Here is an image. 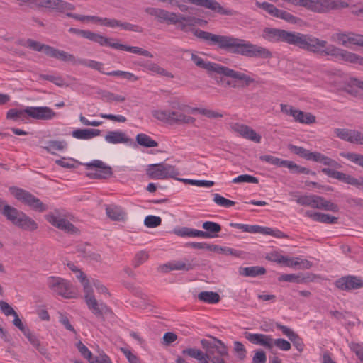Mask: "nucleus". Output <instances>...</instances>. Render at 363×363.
<instances>
[{
    "label": "nucleus",
    "mask_w": 363,
    "mask_h": 363,
    "mask_svg": "<svg viewBox=\"0 0 363 363\" xmlns=\"http://www.w3.org/2000/svg\"><path fill=\"white\" fill-rule=\"evenodd\" d=\"M106 213L110 219L115 221L124 220L126 216L123 208L116 205L106 206Z\"/></svg>",
    "instance_id": "obj_33"
},
{
    "label": "nucleus",
    "mask_w": 363,
    "mask_h": 363,
    "mask_svg": "<svg viewBox=\"0 0 363 363\" xmlns=\"http://www.w3.org/2000/svg\"><path fill=\"white\" fill-rule=\"evenodd\" d=\"M114 39L113 38H108V42L106 45L111 47L114 49L120 50H125L128 51L132 53L143 55L147 57H153V55L145 50H143L141 48L139 47H135V46H129L123 44H121L116 42H114Z\"/></svg>",
    "instance_id": "obj_18"
},
{
    "label": "nucleus",
    "mask_w": 363,
    "mask_h": 363,
    "mask_svg": "<svg viewBox=\"0 0 363 363\" xmlns=\"http://www.w3.org/2000/svg\"><path fill=\"white\" fill-rule=\"evenodd\" d=\"M28 340L30 343L43 355L45 356L48 354L45 347L41 345L40 341L36 335L33 334L30 330L23 334Z\"/></svg>",
    "instance_id": "obj_39"
},
{
    "label": "nucleus",
    "mask_w": 363,
    "mask_h": 363,
    "mask_svg": "<svg viewBox=\"0 0 363 363\" xmlns=\"http://www.w3.org/2000/svg\"><path fill=\"white\" fill-rule=\"evenodd\" d=\"M144 67L154 72V73H157L160 75H162V76H167V77H173V75L168 72L167 71H166L164 69H163L162 67H160L158 65L155 64V63H150V64H147V65H144Z\"/></svg>",
    "instance_id": "obj_52"
},
{
    "label": "nucleus",
    "mask_w": 363,
    "mask_h": 363,
    "mask_svg": "<svg viewBox=\"0 0 363 363\" xmlns=\"http://www.w3.org/2000/svg\"><path fill=\"white\" fill-rule=\"evenodd\" d=\"M14 225L28 231H33L38 228L36 222L24 213H22Z\"/></svg>",
    "instance_id": "obj_34"
},
{
    "label": "nucleus",
    "mask_w": 363,
    "mask_h": 363,
    "mask_svg": "<svg viewBox=\"0 0 363 363\" xmlns=\"http://www.w3.org/2000/svg\"><path fill=\"white\" fill-rule=\"evenodd\" d=\"M259 160L263 162H266L269 164L277 166V167H284L285 164L284 160H281L280 158L276 157L274 156L270 155H264L259 157Z\"/></svg>",
    "instance_id": "obj_49"
},
{
    "label": "nucleus",
    "mask_w": 363,
    "mask_h": 363,
    "mask_svg": "<svg viewBox=\"0 0 363 363\" xmlns=\"http://www.w3.org/2000/svg\"><path fill=\"white\" fill-rule=\"evenodd\" d=\"M322 172L326 174L327 176L340 180L342 182L352 185V184H354V177L346 174L343 172H338L330 168H323L322 169Z\"/></svg>",
    "instance_id": "obj_32"
},
{
    "label": "nucleus",
    "mask_w": 363,
    "mask_h": 363,
    "mask_svg": "<svg viewBox=\"0 0 363 363\" xmlns=\"http://www.w3.org/2000/svg\"><path fill=\"white\" fill-rule=\"evenodd\" d=\"M288 149L294 154L308 160L311 152L308 151V150L302 147H298L292 144H289L288 145Z\"/></svg>",
    "instance_id": "obj_51"
},
{
    "label": "nucleus",
    "mask_w": 363,
    "mask_h": 363,
    "mask_svg": "<svg viewBox=\"0 0 363 363\" xmlns=\"http://www.w3.org/2000/svg\"><path fill=\"white\" fill-rule=\"evenodd\" d=\"M69 32L76 35H79L91 41L99 43L100 45H105L107 44L108 38H106L100 34L91 32L90 30H81L74 28H70Z\"/></svg>",
    "instance_id": "obj_20"
},
{
    "label": "nucleus",
    "mask_w": 363,
    "mask_h": 363,
    "mask_svg": "<svg viewBox=\"0 0 363 363\" xmlns=\"http://www.w3.org/2000/svg\"><path fill=\"white\" fill-rule=\"evenodd\" d=\"M100 134L99 129H77L72 132V137L79 140H89Z\"/></svg>",
    "instance_id": "obj_35"
},
{
    "label": "nucleus",
    "mask_w": 363,
    "mask_h": 363,
    "mask_svg": "<svg viewBox=\"0 0 363 363\" xmlns=\"http://www.w3.org/2000/svg\"><path fill=\"white\" fill-rule=\"evenodd\" d=\"M186 106H179V111H184ZM196 119L190 116H187L182 111H170L169 123L171 124H192Z\"/></svg>",
    "instance_id": "obj_23"
},
{
    "label": "nucleus",
    "mask_w": 363,
    "mask_h": 363,
    "mask_svg": "<svg viewBox=\"0 0 363 363\" xmlns=\"http://www.w3.org/2000/svg\"><path fill=\"white\" fill-rule=\"evenodd\" d=\"M6 118L15 121H23L28 119V116L27 113L25 112V109L18 110L16 108H11L8 111Z\"/></svg>",
    "instance_id": "obj_44"
},
{
    "label": "nucleus",
    "mask_w": 363,
    "mask_h": 363,
    "mask_svg": "<svg viewBox=\"0 0 363 363\" xmlns=\"http://www.w3.org/2000/svg\"><path fill=\"white\" fill-rule=\"evenodd\" d=\"M84 165L86 169L91 171L87 173V177L91 179H106L113 174L111 167L101 160H95Z\"/></svg>",
    "instance_id": "obj_8"
},
{
    "label": "nucleus",
    "mask_w": 363,
    "mask_h": 363,
    "mask_svg": "<svg viewBox=\"0 0 363 363\" xmlns=\"http://www.w3.org/2000/svg\"><path fill=\"white\" fill-rule=\"evenodd\" d=\"M232 79H235V80L234 81L233 80H229V79L225 80V79H223V78H221L220 81L223 82V83L225 84V87H230V88H234V89H236V88H243V87L247 86L251 83L255 82V79L253 78H252V77H250V79L252 81L249 82L247 84L243 80H239L238 79H233V78H232Z\"/></svg>",
    "instance_id": "obj_47"
},
{
    "label": "nucleus",
    "mask_w": 363,
    "mask_h": 363,
    "mask_svg": "<svg viewBox=\"0 0 363 363\" xmlns=\"http://www.w3.org/2000/svg\"><path fill=\"white\" fill-rule=\"evenodd\" d=\"M48 145L44 147L48 152L53 154V150H62L66 148L67 144L65 140H50L48 142Z\"/></svg>",
    "instance_id": "obj_46"
},
{
    "label": "nucleus",
    "mask_w": 363,
    "mask_h": 363,
    "mask_svg": "<svg viewBox=\"0 0 363 363\" xmlns=\"http://www.w3.org/2000/svg\"><path fill=\"white\" fill-rule=\"evenodd\" d=\"M308 160L320 162L323 164L324 165L332 167L334 168H340L341 167L340 164L335 160L318 152H311Z\"/></svg>",
    "instance_id": "obj_28"
},
{
    "label": "nucleus",
    "mask_w": 363,
    "mask_h": 363,
    "mask_svg": "<svg viewBox=\"0 0 363 363\" xmlns=\"http://www.w3.org/2000/svg\"><path fill=\"white\" fill-rule=\"evenodd\" d=\"M175 233L179 236L190 238H202V235H203L202 230L189 228L187 227H183L175 230Z\"/></svg>",
    "instance_id": "obj_42"
},
{
    "label": "nucleus",
    "mask_w": 363,
    "mask_h": 363,
    "mask_svg": "<svg viewBox=\"0 0 363 363\" xmlns=\"http://www.w3.org/2000/svg\"><path fill=\"white\" fill-rule=\"evenodd\" d=\"M77 278L82 283L84 288V294L93 290L89 279H87L86 274L82 271L79 270L77 272Z\"/></svg>",
    "instance_id": "obj_61"
},
{
    "label": "nucleus",
    "mask_w": 363,
    "mask_h": 363,
    "mask_svg": "<svg viewBox=\"0 0 363 363\" xmlns=\"http://www.w3.org/2000/svg\"><path fill=\"white\" fill-rule=\"evenodd\" d=\"M213 201L218 206L230 208L235 206V203L233 201L229 200L228 199L224 198L218 194H215L213 195Z\"/></svg>",
    "instance_id": "obj_57"
},
{
    "label": "nucleus",
    "mask_w": 363,
    "mask_h": 363,
    "mask_svg": "<svg viewBox=\"0 0 363 363\" xmlns=\"http://www.w3.org/2000/svg\"><path fill=\"white\" fill-rule=\"evenodd\" d=\"M209 337L213 339V342L205 339L201 340V345L206 350L205 354H209V359L214 354L213 350H215L219 356L228 357V350L224 342L215 337L211 335Z\"/></svg>",
    "instance_id": "obj_12"
},
{
    "label": "nucleus",
    "mask_w": 363,
    "mask_h": 363,
    "mask_svg": "<svg viewBox=\"0 0 363 363\" xmlns=\"http://www.w3.org/2000/svg\"><path fill=\"white\" fill-rule=\"evenodd\" d=\"M284 167H287L291 171V172L294 174H309L311 173L315 174L314 172H311V170L308 168L299 166L293 161L286 160Z\"/></svg>",
    "instance_id": "obj_43"
},
{
    "label": "nucleus",
    "mask_w": 363,
    "mask_h": 363,
    "mask_svg": "<svg viewBox=\"0 0 363 363\" xmlns=\"http://www.w3.org/2000/svg\"><path fill=\"white\" fill-rule=\"evenodd\" d=\"M230 225L250 233H259L261 232L260 225H250L242 223H230Z\"/></svg>",
    "instance_id": "obj_48"
},
{
    "label": "nucleus",
    "mask_w": 363,
    "mask_h": 363,
    "mask_svg": "<svg viewBox=\"0 0 363 363\" xmlns=\"http://www.w3.org/2000/svg\"><path fill=\"white\" fill-rule=\"evenodd\" d=\"M265 273V268L259 266L240 267L239 269V274L244 277H255Z\"/></svg>",
    "instance_id": "obj_36"
},
{
    "label": "nucleus",
    "mask_w": 363,
    "mask_h": 363,
    "mask_svg": "<svg viewBox=\"0 0 363 363\" xmlns=\"http://www.w3.org/2000/svg\"><path fill=\"white\" fill-rule=\"evenodd\" d=\"M39 77L41 79L51 82L58 86H62L65 84L64 79L60 76L41 74L39 75Z\"/></svg>",
    "instance_id": "obj_63"
},
{
    "label": "nucleus",
    "mask_w": 363,
    "mask_h": 363,
    "mask_svg": "<svg viewBox=\"0 0 363 363\" xmlns=\"http://www.w3.org/2000/svg\"><path fill=\"white\" fill-rule=\"evenodd\" d=\"M244 335L251 343L262 345L268 350H272V338L271 336L260 333H250L248 332H245Z\"/></svg>",
    "instance_id": "obj_21"
},
{
    "label": "nucleus",
    "mask_w": 363,
    "mask_h": 363,
    "mask_svg": "<svg viewBox=\"0 0 363 363\" xmlns=\"http://www.w3.org/2000/svg\"><path fill=\"white\" fill-rule=\"evenodd\" d=\"M183 354H186L191 358L199 361H203L204 359H209V354H205L201 350L196 348H187L182 351Z\"/></svg>",
    "instance_id": "obj_45"
},
{
    "label": "nucleus",
    "mask_w": 363,
    "mask_h": 363,
    "mask_svg": "<svg viewBox=\"0 0 363 363\" xmlns=\"http://www.w3.org/2000/svg\"><path fill=\"white\" fill-rule=\"evenodd\" d=\"M191 60L198 67L204 69L208 72L223 74L225 77L243 80L247 84L252 81L249 75L243 72L235 71L218 63L205 61L201 57L196 54L191 53Z\"/></svg>",
    "instance_id": "obj_3"
},
{
    "label": "nucleus",
    "mask_w": 363,
    "mask_h": 363,
    "mask_svg": "<svg viewBox=\"0 0 363 363\" xmlns=\"http://www.w3.org/2000/svg\"><path fill=\"white\" fill-rule=\"evenodd\" d=\"M179 181H182L185 184L196 186H203V187H211L214 185V182L213 181H207V180H194L189 179H177Z\"/></svg>",
    "instance_id": "obj_50"
},
{
    "label": "nucleus",
    "mask_w": 363,
    "mask_h": 363,
    "mask_svg": "<svg viewBox=\"0 0 363 363\" xmlns=\"http://www.w3.org/2000/svg\"><path fill=\"white\" fill-rule=\"evenodd\" d=\"M28 117L36 120H50L56 113L48 106H28L25 108Z\"/></svg>",
    "instance_id": "obj_13"
},
{
    "label": "nucleus",
    "mask_w": 363,
    "mask_h": 363,
    "mask_svg": "<svg viewBox=\"0 0 363 363\" xmlns=\"http://www.w3.org/2000/svg\"><path fill=\"white\" fill-rule=\"evenodd\" d=\"M22 211H20L16 208L9 205L5 206L3 211H1V214L4 216L7 220H10L13 224L16 223V221L22 215Z\"/></svg>",
    "instance_id": "obj_38"
},
{
    "label": "nucleus",
    "mask_w": 363,
    "mask_h": 363,
    "mask_svg": "<svg viewBox=\"0 0 363 363\" xmlns=\"http://www.w3.org/2000/svg\"><path fill=\"white\" fill-rule=\"evenodd\" d=\"M340 155L345 158L348 159L351 162L358 164L359 166L363 167V155L360 154L353 153V152H342Z\"/></svg>",
    "instance_id": "obj_56"
},
{
    "label": "nucleus",
    "mask_w": 363,
    "mask_h": 363,
    "mask_svg": "<svg viewBox=\"0 0 363 363\" xmlns=\"http://www.w3.org/2000/svg\"><path fill=\"white\" fill-rule=\"evenodd\" d=\"M199 264L196 263L195 259H192L191 262L187 259L179 260L173 262H170L168 264L164 265L163 267L169 268L170 270H184L189 271L194 269Z\"/></svg>",
    "instance_id": "obj_25"
},
{
    "label": "nucleus",
    "mask_w": 363,
    "mask_h": 363,
    "mask_svg": "<svg viewBox=\"0 0 363 363\" xmlns=\"http://www.w3.org/2000/svg\"><path fill=\"white\" fill-rule=\"evenodd\" d=\"M146 174L152 179H177L178 169L172 165L164 163L152 164L147 166Z\"/></svg>",
    "instance_id": "obj_5"
},
{
    "label": "nucleus",
    "mask_w": 363,
    "mask_h": 363,
    "mask_svg": "<svg viewBox=\"0 0 363 363\" xmlns=\"http://www.w3.org/2000/svg\"><path fill=\"white\" fill-rule=\"evenodd\" d=\"M277 328L279 329L284 335L288 337V338L290 340V341H291L297 350L299 352H302L303 350L304 344L303 340L298 336V334L294 333L287 326L282 325L281 324H277Z\"/></svg>",
    "instance_id": "obj_24"
},
{
    "label": "nucleus",
    "mask_w": 363,
    "mask_h": 363,
    "mask_svg": "<svg viewBox=\"0 0 363 363\" xmlns=\"http://www.w3.org/2000/svg\"><path fill=\"white\" fill-rule=\"evenodd\" d=\"M149 255L145 251H140L137 252L135 255V257L133 260V265L135 268H137L140 264L144 263L147 260Z\"/></svg>",
    "instance_id": "obj_62"
},
{
    "label": "nucleus",
    "mask_w": 363,
    "mask_h": 363,
    "mask_svg": "<svg viewBox=\"0 0 363 363\" xmlns=\"http://www.w3.org/2000/svg\"><path fill=\"white\" fill-rule=\"evenodd\" d=\"M335 53L336 55H335V57H337L339 60L363 65V57L357 55V54L348 52L339 48H337V51Z\"/></svg>",
    "instance_id": "obj_26"
},
{
    "label": "nucleus",
    "mask_w": 363,
    "mask_h": 363,
    "mask_svg": "<svg viewBox=\"0 0 363 363\" xmlns=\"http://www.w3.org/2000/svg\"><path fill=\"white\" fill-rule=\"evenodd\" d=\"M187 1L204 8L211 9L222 15L232 16L234 11L231 9L223 8L218 1L215 0H186Z\"/></svg>",
    "instance_id": "obj_16"
},
{
    "label": "nucleus",
    "mask_w": 363,
    "mask_h": 363,
    "mask_svg": "<svg viewBox=\"0 0 363 363\" xmlns=\"http://www.w3.org/2000/svg\"><path fill=\"white\" fill-rule=\"evenodd\" d=\"M145 12L151 16H155L160 22H167L171 24H177V20L174 19V13L169 12L166 10L148 7Z\"/></svg>",
    "instance_id": "obj_22"
},
{
    "label": "nucleus",
    "mask_w": 363,
    "mask_h": 363,
    "mask_svg": "<svg viewBox=\"0 0 363 363\" xmlns=\"http://www.w3.org/2000/svg\"><path fill=\"white\" fill-rule=\"evenodd\" d=\"M136 142L138 145L145 147H157L158 143L145 133H139L136 135Z\"/></svg>",
    "instance_id": "obj_41"
},
{
    "label": "nucleus",
    "mask_w": 363,
    "mask_h": 363,
    "mask_svg": "<svg viewBox=\"0 0 363 363\" xmlns=\"http://www.w3.org/2000/svg\"><path fill=\"white\" fill-rule=\"evenodd\" d=\"M306 8L318 13L348 6V4L345 1H335L334 0H306Z\"/></svg>",
    "instance_id": "obj_9"
},
{
    "label": "nucleus",
    "mask_w": 363,
    "mask_h": 363,
    "mask_svg": "<svg viewBox=\"0 0 363 363\" xmlns=\"http://www.w3.org/2000/svg\"><path fill=\"white\" fill-rule=\"evenodd\" d=\"M194 35L209 46H216L218 49L233 55L259 59H270L273 56L268 48L233 35H217L200 29L195 30Z\"/></svg>",
    "instance_id": "obj_1"
},
{
    "label": "nucleus",
    "mask_w": 363,
    "mask_h": 363,
    "mask_svg": "<svg viewBox=\"0 0 363 363\" xmlns=\"http://www.w3.org/2000/svg\"><path fill=\"white\" fill-rule=\"evenodd\" d=\"M64 216L65 215H63L60 211L55 210V211L45 215V218L48 223L58 229L72 234L77 233V228H75L72 223L65 219Z\"/></svg>",
    "instance_id": "obj_10"
},
{
    "label": "nucleus",
    "mask_w": 363,
    "mask_h": 363,
    "mask_svg": "<svg viewBox=\"0 0 363 363\" xmlns=\"http://www.w3.org/2000/svg\"><path fill=\"white\" fill-rule=\"evenodd\" d=\"M335 133L340 139L352 143L363 145V134L357 130L345 128L335 129Z\"/></svg>",
    "instance_id": "obj_17"
},
{
    "label": "nucleus",
    "mask_w": 363,
    "mask_h": 363,
    "mask_svg": "<svg viewBox=\"0 0 363 363\" xmlns=\"http://www.w3.org/2000/svg\"><path fill=\"white\" fill-rule=\"evenodd\" d=\"M262 37L269 42L286 43L321 56L335 57V52L337 51V47L328 44L326 40H321L311 34L287 31L274 28H265L263 30Z\"/></svg>",
    "instance_id": "obj_2"
},
{
    "label": "nucleus",
    "mask_w": 363,
    "mask_h": 363,
    "mask_svg": "<svg viewBox=\"0 0 363 363\" xmlns=\"http://www.w3.org/2000/svg\"><path fill=\"white\" fill-rule=\"evenodd\" d=\"M162 223V218L159 216L150 215L145 217L144 225L147 228H156Z\"/></svg>",
    "instance_id": "obj_59"
},
{
    "label": "nucleus",
    "mask_w": 363,
    "mask_h": 363,
    "mask_svg": "<svg viewBox=\"0 0 363 363\" xmlns=\"http://www.w3.org/2000/svg\"><path fill=\"white\" fill-rule=\"evenodd\" d=\"M84 300L88 308L98 318L104 320V315L109 313L111 309L104 303H99L93 290L84 294Z\"/></svg>",
    "instance_id": "obj_11"
},
{
    "label": "nucleus",
    "mask_w": 363,
    "mask_h": 363,
    "mask_svg": "<svg viewBox=\"0 0 363 363\" xmlns=\"http://www.w3.org/2000/svg\"><path fill=\"white\" fill-rule=\"evenodd\" d=\"M63 62H70L73 65H84L91 69H94L98 70L102 74H105V72L103 70V64L101 62L92 60H85L81 58H77L72 54L68 53L65 52V57L63 59Z\"/></svg>",
    "instance_id": "obj_14"
},
{
    "label": "nucleus",
    "mask_w": 363,
    "mask_h": 363,
    "mask_svg": "<svg viewBox=\"0 0 363 363\" xmlns=\"http://www.w3.org/2000/svg\"><path fill=\"white\" fill-rule=\"evenodd\" d=\"M255 4L257 7L262 9L272 16L275 17L276 15H277V12H279V9H277L275 6L268 2L264 1L261 3L259 1H256Z\"/></svg>",
    "instance_id": "obj_54"
},
{
    "label": "nucleus",
    "mask_w": 363,
    "mask_h": 363,
    "mask_svg": "<svg viewBox=\"0 0 363 363\" xmlns=\"http://www.w3.org/2000/svg\"><path fill=\"white\" fill-rule=\"evenodd\" d=\"M105 140L111 144L128 143L130 139L125 133L119 130L108 131L105 135Z\"/></svg>",
    "instance_id": "obj_30"
},
{
    "label": "nucleus",
    "mask_w": 363,
    "mask_h": 363,
    "mask_svg": "<svg viewBox=\"0 0 363 363\" xmlns=\"http://www.w3.org/2000/svg\"><path fill=\"white\" fill-rule=\"evenodd\" d=\"M10 191L16 199L35 211L44 212L48 209L45 204L28 191L16 187L10 188Z\"/></svg>",
    "instance_id": "obj_6"
},
{
    "label": "nucleus",
    "mask_w": 363,
    "mask_h": 363,
    "mask_svg": "<svg viewBox=\"0 0 363 363\" xmlns=\"http://www.w3.org/2000/svg\"><path fill=\"white\" fill-rule=\"evenodd\" d=\"M21 45L23 47H26L35 51L43 52L47 56L62 61H63L65 54V51L64 50H61L54 47L43 44L38 41H36L30 38L26 40Z\"/></svg>",
    "instance_id": "obj_7"
},
{
    "label": "nucleus",
    "mask_w": 363,
    "mask_h": 363,
    "mask_svg": "<svg viewBox=\"0 0 363 363\" xmlns=\"http://www.w3.org/2000/svg\"><path fill=\"white\" fill-rule=\"evenodd\" d=\"M47 285L53 293L65 298H72L76 296L73 285L63 278L49 277L47 279Z\"/></svg>",
    "instance_id": "obj_4"
},
{
    "label": "nucleus",
    "mask_w": 363,
    "mask_h": 363,
    "mask_svg": "<svg viewBox=\"0 0 363 363\" xmlns=\"http://www.w3.org/2000/svg\"><path fill=\"white\" fill-rule=\"evenodd\" d=\"M337 288L341 290L350 291L363 287V279L355 276H345L335 281Z\"/></svg>",
    "instance_id": "obj_15"
},
{
    "label": "nucleus",
    "mask_w": 363,
    "mask_h": 363,
    "mask_svg": "<svg viewBox=\"0 0 363 363\" xmlns=\"http://www.w3.org/2000/svg\"><path fill=\"white\" fill-rule=\"evenodd\" d=\"M304 214L306 216L312 218L313 220L323 223H336L337 221V217L323 213L306 211Z\"/></svg>",
    "instance_id": "obj_29"
},
{
    "label": "nucleus",
    "mask_w": 363,
    "mask_h": 363,
    "mask_svg": "<svg viewBox=\"0 0 363 363\" xmlns=\"http://www.w3.org/2000/svg\"><path fill=\"white\" fill-rule=\"evenodd\" d=\"M76 347H77L81 354L91 363L94 357L92 355L91 352L88 349V347L86 345H84L81 341H79L76 344Z\"/></svg>",
    "instance_id": "obj_64"
},
{
    "label": "nucleus",
    "mask_w": 363,
    "mask_h": 363,
    "mask_svg": "<svg viewBox=\"0 0 363 363\" xmlns=\"http://www.w3.org/2000/svg\"><path fill=\"white\" fill-rule=\"evenodd\" d=\"M296 122L304 124H312L315 123V116L311 113L296 110L293 116Z\"/></svg>",
    "instance_id": "obj_37"
},
{
    "label": "nucleus",
    "mask_w": 363,
    "mask_h": 363,
    "mask_svg": "<svg viewBox=\"0 0 363 363\" xmlns=\"http://www.w3.org/2000/svg\"><path fill=\"white\" fill-rule=\"evenodd\" d=\"M152 116L156 119L169 123L170 111L167 110H155L152 112Z\"/></svg>",
    "instance_id": "obj_60"
},
{
    "label": "nucleus",
    "mask_w": 363,
    "mask_h": 363,
    "mask_svg": "<svg viewBox=\"0 0 363 363\" xmlns=\"http://www.w3.org/2000/svg\"><path fill=\"white\" fill-rule=\"evenodd\" d=\"M198 298L210 304L218 303L220 300L219 294L213 291H201L198 294Z\"/></svg>",
    "instance_id": "obj_40"
},
{
    "label": "nucleus",
    "mask_w": 363,
    "mask_h": 363,
    "mask_svg": "<svg viewBox=\"0 0 363 363\" xmlns=\"http://www.w3.org/2000/svg\"><path fill=\"white\" fill-rule=\"evenodd\" d=\"M233 131L239 133L242 137L255 143H260L261 136L248 125L234 123L231 126Z\"/></svg>",
    "instance_id": "obj_19"
},
{
    "label": "nucleus",
    "mask_w": 363,
    "mask_h": 363,
    "mask_svg": "<svg viewBox=\"0 0 363 363\" xmlns=\"http://www.w3.org/2000/svg\"><path fill=\"white\" fill-rule=\"evenodd\" d=\"M202 228L206 230V231H202L203 234V235H202L203 238H217V233L221 230L220 225L212 221L204 222L202 225Z\"/></svg>",
    "instance_id": "obj_31"
},
{
    "label": "nucleus",
    "mask_w": 363,
    "mask_h": 363,
    "mask_svg": "<svg viewBox=\"0 0 363 363\" xmlns=\"http://www.w3.org/2000/svg\"><path fill=\"white\" fill-rule=\"evenodd\" d=\"M348 345L359 361L363 363V343L351 342Z\"/></svg>",
    "instance_id": "obj_58"
},
{
    "label": "nucleus",
    "mask_w": 363,
    "mask_h": 363,
    "mask_svg": "<svg viewBox=\"0 0 363 363\" xmlns=\"http://www.w3.org/2000/svg\"><path fill=\"white\" fill-rule=\"evenodd\" d=\"M255 4L257 7L262 9L272 16L275 17L276 15H277V12H279V9H277L275 6L268 2L264 1L261 3L259 1H256Z\"/></svg>",
    "instance_id": "obj_55"
},
{
    "label": "nucleus",
    "mask_w": 363,
    "mask_h": 363,
    "mask_svg": "<svg viewBox=\"0 0 363 363\" xmlns=\"http://www.w3.org/2000/svg\"><path fill=\"white\" fill-rule=\"evenodd\" d=\"M261 232L259 233L264 235H269L277 238H285L287 235L282 231L278 229H272L268 227H262L260 228Z\"/></svg>",
    "instance_id": "obj_53"
},
{
    "label": "nucleus",
    "mask_w": 363,
    "mask_h": 363,
    "mask_svg": "<svg viewBox=\"0 0 363 363\" xmlns=\"http://www.w3.org/2000/svg\"><path fill=\"white\" fill-rule=\"evenodd\" d=\"M281 264L289 267L299 266L301 269H310L312 267V263L307 259H302L300 257L293 259L286 256L281 257Z\"/></svg>",
    "instance_id": "obj_27"
}]
</instances>
